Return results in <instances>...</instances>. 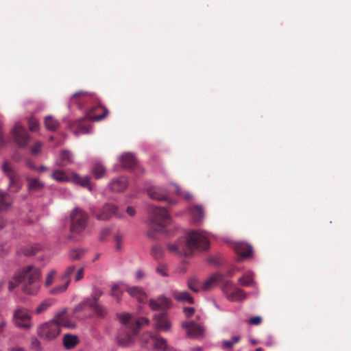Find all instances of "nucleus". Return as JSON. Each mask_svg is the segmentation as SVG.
<instances>
[{"mask_svg": "<svg viewBox=\"0 0 351 351\" xmlns=\"http://www.w3.org/2000/svg\"><path fill=\"white\" fill-rule=\"evenodd\" d=\"M211 234L203 230H190L184 237L179 238L175 243L167 245L168 251L180 257H190L195 251L208 248Z\"/></svg>", "mask_w": 351, "mask_h": 351, "instance_id": "obj_1", "label": "nucleus"}, {"mask_svg": "<svg viewBox=\"0 0 351 351\" xmlns=\"http://www.w3.org/2000/svg\"><path fill=\"white\" fill-rule=\"evenodd\" d=\"M41 270L32 265H27L19 269L8 282V289L12 291L19 284H23V291L29 295L36 293L40 289Z\"/></svg>", "mask_w": 351, "mask_h": 351, "instance_id": "obj_2", "label": "nucleus"}, {"mask_svg": "<svg viewBox=\"0 0 351 351\" xmlns=\"http://www.w3.org/2000/svg\"><path fill=\"white\" fill-rule=\"evenodd\" d=\"M51 178L58 182H72L75 184L87 187L90 191H93L89 176L81 177L77 173L69 169L67 171L56 169L51 175Z\"/></svg>", "mask_w": 351, "mask_h": 351, "instance_id": "obj_3", "label": "nucleus"}, {"mask_svg": "<svg viewBox=\"0 0 351 351\" xmlns=\"http://www.w3.org/2000/svg\"><path fill=\"white\" fill-rule=\"evenodd\" d=\"M152 217L149 226L155 230L160 231L171 222V217L165 208L152 206L151 208Z\"/></svg>", "mask_w": 351, "mask_h": 351, "instance_id": "obj_4", "label": "nucleus"}, {"mask_svg": "<svg viewBox=\"0 0 351 351\" xmlns=\"http://www.w3.org/2000/svg\"><path fill=\"white\" fill-rule=\"evenodd\" d=\"M71 230L74 233L82 232L86 227L88 215L82 208L76 207L71 213Z\"/></svg>", "mask_w": 351, "mask_h": 351, "instance_id": "obj_5", "label": "nucleus"}, {"mask_svg": "<svg viewBox=\"0 0 351 351\" xmlns=\"http://www.w3.org/2000/svg\"><path fill=\"white\" fill-rule=\"evenodd\" d=\"M60 332V326L54 317L51 320L41 324L38 328V336L44 340L51 341L56 339Z\"/></svg>", "mask_w": 351, "mask_h": 351, "instance_id": "obj_6", "label": "nucleus"}, {"mask_svg": "<svg viewBox=\"0 0 351 351\" xmlns=\"http://www.w3.org/2000/svg\"><path fill=\"white\" fill-rule=\"evenodd\" d=\"M10 132L14 143L18 147L24 148L28 145L30 136L25 128L20 123H16Z\"/></svg>", "mask_w": 351, "mask_h": 351, "instance_id": "obj_7", "label": "nucleus"}, {"mask_svg": "<svg viewBox=\"0 0 351 351\" xmlns=\"http://www.w3.org/2000/svg\"><path fill=\"white\" fill-rule=\"evenodd\" d=\"M31 315L25 308H19L13 313V322L19 328L29 329L32 326Z\"/></svg>", "mask_w": 351, "mask_h": 351, "instance_id": "obj_8", "label": "nucleus"}, {"mask_svg": "<svg viewBox=\"0 0 351 351\" xmlns=\"http://www.w3.org/2000/svg\"><path fill=\"white\" fill-rule=\"evenodd\" d=\"M137 330L134 328H120L117 335V342L121 347H129L134 342Z\"/></svg>", "mask_w": 351, "mask_h": 351, "instance_id": "obj_9", "label": "nucleus"}, {"mask_svg": "<svg viewBox=\"0 0 351 351\" xmlns=\"http://www.w3.org/2000/svg\"><path fill=\"white\" fill-rule=\"evenodd\" d=\"M92 215L98 220L101 221H106L113 215L118 218L122 217V215L119 213L118 208L112 204H105L98 213L93 210Z\"/></svg>", "mask_w": 351, "mask_h": 351, "instance_id": "obj_10", "label": "nucleus"}, {"mask_svg": "<svg viewBox=\"0 0 351 351\" xmlns=\"http://www.w3.org/2000/svg\"><path fill=\"white\" fill-rule=\"evenodd\" d=\"M223 292L227 299L231 302H238L244 300L246 294L239 288L232 283H227L223 288Z\"/></svg>", "mask_w": 351, "mask_h": 351, "instance_id": "obj_11", "label": "nucleus"}, {"mask_svg": "<svg viewBox=\"0 0 351 351\" xmlns=\"http://www.w3.org/2000/svg\"><path fill=\"white\" fill-rule=\"evenodd\" d=\"M171 300L163 294L149 300V306L154 311L167 310L171 308Z\"/></svg>", "mask_w": 351, "mask_h": 351, "instance_id": "obj_12", "label": "nucleus"}, {"mask_svg": "<svg viewBox=\"0 0 351 351\" xmlns=\"http://www.w3.org/2000/svg\"><path fill=\"white\" fill-rule=\"evenodd\" d=\"M93 94L84 91L75 93L70 99L68 107L70 108L73 105H77L80 109H82L90 99H93Z\"/></svg>", "mask_w": 351, "mask_h": 351, "instance_id": "obj_13", "label": "nucleus"}, {"mask_svg": "<svg viewBox=\"0 0 351 351\" xmlns=\"http://www.w3.org/2000/svg\"><path fill=\"white\" fill-rule=\"evenodd\" d=\"M148 195L152 199L158 201L165 200L169 204H175V202L168 198V191L166 189L160 186H152L147 190Z\"/></svg>", "mask_w": 351, "mask_h": 351, "instance_id": "obj_14", "label": "nucleus"}, {"mask_svg": "<svg viewBox=\"0 0 351 351\" xmlns=\"http://www.w3.org/2000/svg\"><path fill=\"white\" fill-rule=\"evenodd\" d=\"M154 326L157 330L169 332L171 330V323L167 313H162L154 316Z\"/></svg>", "mask_w": 351, "mask_h": 351, "instance_id": "obj_15", "label": "nucleus"}, {"mask_svg": "<svg viewBox=\"0 0 351 351\" xmlns=\"http://www.w3.org/2000/svg\"><path fill=\"white\" fill-rule=\"evenodd\" d=\"M182 326L186 329L187 336L191 338H199L204 335V328L202 326L194 322H184Z\"/></svg>", "mask_w": 351, "mask_h": 351, "instance_id": "obj_16", "label": "nucleus"}, {"mask_svg": "<svg viewBox=\"0 0 351 351\" xmlns=\"http://www.w3.org/2000/svg\"><path fill=\"white\" fill-rule=\"evenodd\" d=\"M128 186V179L124 176H120L112 179L108 183V187L112 192H122Z\"/></svg>", "mask_w": 351, "mask_h": 351, "instance_id": "obj_17", "label": "nucleus"}, {"mask_svg": "<svg viewBox=\"0 0 351 351\" xmlns=\"http://www.w3.org/2000/svg\"><path fill=\"white\" fill-rule=\"evenodd\" d=\"M74 162V156L69 150L64 149L60 152L56 160V165L59 167H65Z\"/></svg>", "mask_w": 351, "mask_h": 351, "instance_id": "obj_18", "label": "nucleus"}, {"mask_svg": "<svg viewBox=\"0 0 351 351\" xmlns=\"http://www.w3.org/2000/svg\"><path fill=\"white\" fill-rule=\"evenodd\" d=\"M119 160L122 167L125 169H131L137 165V160L134 154L126 152L119 157Z\"/></svg>", "mask_w": 351, "mask_h": 351, "instance_id": "obj_19", "label": "nucleus"}, {"mask_svg": "<svg viewBox=\"0 0 351 351\" xmlns=\"http://www.w3.org/2000/svg\"><path fill=\"white\" fill-rule=\"evenodd\" d=\"M83 306H88L93 308L95 312L99 316H104L106 313V308L97 303L95 301H92L90 298L85 299L81 304H79V308H82Z\"/></svg>", "mask_w": 351, "mask_h": 351, "instance_id": "obj_20", "label": "nucleus"}, {"mask_svg": "<svg viewBox=\"0 0 351 351\" xmlns=\"http://www.w3.org/2000/svg\"><path fill=\"white\" fill-rule=\"evenodd\" d=\"M234 247L235 252L243 258L249 257L252 254V247L247 243L243 242L235 243Z\"/></svg>", "mask_w": 351, "mask_h": 351, "instance_id": "obj_21", "label": "nucleus"}, {"mask_svg": "<svg viewBox=\"0 0 351 351\" xmlns=\"http://www.w3.org/2000/svg\"><path fill=\"white\" fill-rule=\"evenodd\" d=\"M171 295L175 298L176 300L180 302L188 303V304H193L194 299L191 295V294L186 291H180L178 290H173L171 291Z\"/></svg>", "mask_w": 351, "mask_h": 351, "instance_id": "obj_22", "label": "nucleus"}, {"mask_svg": "<svg viewBox=\"0 0 351 351\" xmlns=\"http://www.w3.org/2000/svg\"><path fill=\"white\" fill-rule=\"evenodd\" d=\"M190 215L194 222H200L204 217V213L202 206L195 205L189 208Z\"/></svg>", "mask_w": 351, "mask_h": 351, "instance_id": "obj_23", "label": "nucleus"}, {"mask_svg": "<svg viewBox=\"0 0 351 351\" xmlns=\"http://www.w3.org/2000/svg\"><path fill=\"white\" fill-rule=\"evenodd\" d=\"M55 318L56 322H58L60 328L61 326H64L67 328H74L75 327V324L68 321L65 311H62L58 313L55 315Z\"/></svg>", "mask_w": 351, "mask_h": 351, "instance_id": "obj_24", "label": "nucleus"}, {"mask_svg": "<svg viewBox=\"0 0 351 351\" xmlns=\"http://www.w3.org/2000/svg\"><path fill=\"white\" fill-rule=\"evenodd\" d=\"M223 276L219 273L213 274L208 279H207L202 285V289L204 291H208L212 289L214 286L222 279Z\"/></svg>", "mask_w": 351, "mask_h": 351, "instance_id": "obj_25", "label": "nucleus"}, {"mask_svg": "<svg viewBox=\"0 0 351 351\" xmlns=\"http://www.w3.org/2000/svg\"><path fill=\"white\" fill-rule=\"evenodd\" d=\"M127 291L132 297L136 298L140 302L143 301L146 297L144 290L140 287H128Z\"/></svg>", "mask_w": 351, "mask_h": 351, "instance_id": "obj_26", "label": "nucleus"}, {"mask_svg": "<svg viewBox=\"0 0 351 351\" xmlns=\"http://www.w3.org/2000/svg\"><path fill=\"white\" fill-rule=\"evenodd\" d=\"M79 343V338L75 335L66 334L63 337L64 346L67 349L74 348Z\"/></svg>", "mask_w": 351, "mask_h": 351, "instance_id": "obj_27", "label": "nucleus"}, {"mask_svg": "<svg viewBox=\"0 0 351 351\" xmlns=\"http://www.w3.org/2000/svg\"><path fill=\"white\" fill-rule=\"evenodd\" d=\"M241 337L239 335L233 336L230 340H222L220 342V348L226 351L232 350L234 345L239 343Z\"/></svg>", "mask_w": 351, "mask_h": 351, "instance_id": "obj_28", "label": "nucleus"}, {"mask_svg": "<svg viewBox=\"0 0 351 351\" xmlns=\"http://www.w3.org/2000/svg\"><path fill=\"white\" fill-rule=\"evenodd\" d=\"M44 123L46 129L49 131H56L60 126V122L52 115L45 117Z\"/></svg>", "mask_w": 351, "mask_h": 351, "instance_id": "obj_29", "label": "nucleus"}, {"mask_svg": "<svg viewBox=\"0 0 351 351\" xmlns=\"http://www.w3.org/2000/svg\"><path fill=\"white\" fill-rule=\"evenodd\" d=\"M1 169L8 178H12L17 175L12 164L7 160H4L1 165Z\"/></svg>", "mask_w": 351, "mask_h": 351, "instance_id": "obj_30", "label": "nucleus"}, {"mask_svg": "<svg viewBox=\"0 0 351 351\" xmlns=\"http://www.w3.org/2000/svg\"><path fill=\"white\" fill-rule=\"evenodd\" d=\"M11 204L12 199L9 194L0 190V210L7 209Z\"/></svg>", "mask_w": 351, "mask_h": 351, "instance_id": "obj_31", "label": "nucleus"}, {"mask_svg": "<svg viewBox=\"0 0 351 351\" xmlns=\"http://www.w3.org/2000/svg\"><path fill=\"white\" fill-rule=\"evenodd\" d=\"M92 173L96 179H100L106 173V168L100 162H95L92 167Z\"/></svg>", "mask_w": 351, "mask_h": 351, "instance_id": "obj_32", "label": "nucleus"}, {"mask_svg": "<svg viewBox=\"0 0 351 351\" xmlns=\"http://www.w3.org/2000/svg\"><path fill=\"white\" fill-rule=\"evenodd\" d=\"M55 303V300L53 298H47L43 300L35 310L36 314H40L46 311L50 306Z\"/></svg>", "mask_w": 351, "mask_h": 351, "instance_id": "obj_33", "label": "nucleus"}, {"mask_svg": "<svg viewBox=\"0 0 351 351\" xmlns=\"http://www.w3.org/2000/svg\"><path fill=\"white\" fill-rule=\"evenodd\" d=\"M97 108V107H94V108H91L90 110V111L86 114L85 118L88 119L92 121H99L102 120L103 119H104L108 115V110H107L106 108L103 107L102 108L104 110V113H102L100 115L91 116L90 112L94 111Z\"/></svg>", "mask_w": 351, "mask_h": 351, "instance_id": "obj_34", "label": "nucleus"}, {"mask_svg": "<svg viewBox=\"0 0 351 351\" xmlns=\"http://www.w3.org/2000/svg\"><path fill=\"white\" fill-rule=\"evenodd\" d=\"M119 321L122 324L121 328L126 327L127 328H132L133 324L130 323L131 315L128 313L119 314L118 315Z\"/></svg>", "mask_w": 351, "mask_h": 351, "instance_id": "obj_35", "label": "nucleus"}, {"mask_svg": "<svg viewBox=\"0 0 351 351\" xmlns=\"http://www.w3.org/2000/svg\"><path fill=\"white\" fill-rule=\"evenodd\" d=\"M9 179V184L8 187L10 191L16 193L19 191L21 189V184L19 183V177L18 175L15 176H12V178H8Z\"/></svg>", "mask_w": 351, "mask_h": 351, "instance_id": "obj_36", "label": "nucleus"}, {"mask_svg": "<svg viewBox=\"0 0 351 351\" xmlns=\"http://www.w3.org/2000/svg\"><path fill=\"white\" fill-rule=\"evenodd\" d=\"M187 285L189 289L195 293L199 292L201 289H202V285H201L199 280L194 277L191 278L188 280Z\"/></svg>", "mask_w": 351, "mask_h": 351, "instance_id": "obj_37", "label": "nucleus"}, {"mask_svg": "<svg viewBox=\"0 0 351 351\" xmlns=\"http://www.w3.org/2000/svg\"><path fill=\"white\" fill-rule=\"evenodd\" d=\"M239 281L243 286L250 287L254 283L253 273L248 271L244 276L239 278Z\"/></svg>", "mask_w": 351, "mask_h": 351, "instance_id": "obj_38", "label": "nucleus"}, {"mask_svg": "<svg viewBox=\"0 0 351 351\" xmlns=\"http://www.w3.org/2000/svg\"><path fill=\"white\" fill-rule=\"evenodd\" d=\"M44 186V184L37 178L28 179V187L32 191H38Z\"/></svg>", "mask_w": 351, "mask_h": 351, "instance_id": "obj_39", "label": "nucleus"}, {"mask_svg": "<svg viewBox=\"0 0 351 351\" xmlns=\"http://www.w3.org/2000/svg\"><path fill=\"white\" fill-rule=\"evenodd\" d=\"M85 253V250L82 248L72 249L69 252L70 259L75 261L81 258Z\"/></svg>", "mask_w": 351, "mask_h": 351, "instance_id": "obj_40", "label": "nucleus"}, {"mask_svg": "<svg viewBox=\"0 0 351 351\" xmlns=\"http://www.w3.org/2000/svg\"><path fill=\"white\" fill-rule=\"evenodd\" d=\"M70 283V280H67L64 284L58 285L50 290V293L53 295H59L64 292Z\"/></svg>", "mask_w": 351, "mask_h": 351, "instance_id": "obj_41", "label": "nucleus"}, {"mask_svg": "<svg viewBox=\"0 0 351 351\" xmlns=\"http://www.w3.org/2000/svg\"><path fill=\"white\" fill-rule=\"evenodd\" d=\"M153 346L159 350L165 351L167 348V342L164 338H156L154 340Z\"/></svg>", "mask_w": 351, "mask_h": 351, "instance_id": "obj_42", "label": "nucleus"}, {"mask_svg": "<svg viewBox=\"0 0 351 351\" xmlns=\"http://www.w3.org/2000/svg\"><path fill=\"white\" fill-rule=\"evenodd\" d=\"M176 188V193L178 195L182 196L185 199L190 200L192 199L193 196L189 192L182 193L180 187L176 184H173Z\"/></svg>", "mask_w": 351, "mask_h": 351, "instance_id": "obj_43", "label": "nucleus"}, {"mask_svg": "<svg viewBox=\"0 0 351 351\" xmlns=\"http://www.w3.org/2000/svg\"><path fill=\"white\" fill-rule=\"evenodd\" d=\"M152 254L156 259H159L162 256V248L159 245H154L152 247Z\"/></svg>", "mask_w": 351, "mask_h": 351, "instance_id": "obj_44", "label": "nucleus"}, {"mask_svg": "<svg viewBox=\"0 0 351 351\" xmlns=\"http://www.w3.org/2000/svg\"><path fill=\"white\" fill-rule=\"evenodd\" d=\"M123 236L119 233L117 232L114 235V241H115V249L117 251H119L122 248V241H123Z\"/></svg>", "mask_w": 351, "mask_h": 351, "instance_id": "obj_45", "label": "nucleus"}, {"mask_svg": "<svg viewBox=\"0 0 351 351\" xmlns=\"http://www.w3.org/2000/svg\"><path fill=\"white\" fill-rule=\"evenodd\" d=\"M75 271V267L74 265L69 266L66 269L64 273L62 274V279L66 280V281L67 280H70V276L74 273Z\"/></svg>", "mask_w": 351, "mask_h": 351, "instance_id": "obj_46", "label": "nucleus"}, {"mask_svg": "<svg viewBox=\"0 0 351 351\" xmlns=\"http://www.w3.org/2000/svg\"><path fill=\"white\" fill-rule=\"evenodd\" d=\"M56 274V271L55 269H51L49 271L45 282V285L46 287H49L53 283V278Z\"/></svg>", "mask_w": 351, "mask_h": 351, "instance_id": "obj_47", "label": "nucleus"}, {"mask_svg": "<svg viewBox=\"0 0 351 351\" xmlns=\"http://www.w3.org/2000/svg\"><path fill=\"white\" fill-rule=\"evenodd\" d=\"M149 323V320L146 317H142L138 320H136L132 328L138 331L139 328L143 325H148Z\"/></svg>", "mask_w": 351, "mask_h": 351, "instance_id": "obj_48", "label": "nucleus"}, {"mask_svg": "<svg viewBox=\"0 0 351 351\" xmlns=\"http://www.w3.org/2000/svg\"><path fill=\"white\" fill-rule=\"evenodd\" d=\"M92 129L90 126H81L80 128L74 132L75 135L79 136L80 134H85L91 133Z\"/></svg>", "mask_w": 351, "mask_h": 351, "instance_id": "obj_49", "label": "nucleus"}, {"mask_svg": "<svg viewBox=\"0 0 351 351\" xmlns=\"http://www.w3.org/2000/svg\"><path fill=\"white\" fill-rule=\"evenodd\" d=\"M38 250L37 247L30 246V247H25L23 249H22V253L25 256H32L34 255L36 251Z\"/></svg>", "mask_w": 351, "mask_h": 351, "instance_id": "obj_50", "label": "nucleus"}, {"mask_svg": "<svg viewBox=\"0 0 351 351\" xmlns=\"http://www.w3.org/2000/svg\"><path fill=\"white\" fill-rule=\"evenodd\" d=\"M156 271L161 276H168L167 267L165 265L160 264L156 268Z\"/></svg>", "mask_w": 351, "mask_h": 351, "instance_id": "obj_51", "label": "nucleus"}, {"mask_svg": "<svg viewBox=\"0 0 351 351\" xmlns=\"http://www.w3.org/2000/svg\"><path fill=\"white\" fill-rule=\"evenodd\" d=\"M28 123H29V129L32 131H36L38 130L39 123L36 119L32 117L29 119Z\"/></svg>", "mask_w": 351, "mask_h": 351, "instance_id": "obj_52", "label": "nucleus"}, {"mask_svg": "<svg viewBox=\"0 0 351 351\" xmlns=\"http://www.w3.org/2000/svg\"><path fill=\"white\" fill-rule=\"evenodd\" d=\"M43 144L40 142L36 143L32 148V153L33 154H38L42 149Z\"/></svg>", "mask_w": 351, "mask_h": 351, "instance_id": "obj_53", "label": "nucleus"}, {"mask_svg": "<svg viewBox=\"0 0 351 351\" xmlns=\"http://www.w3.org/2000/svg\"><path fill=\"white\" fill-rule=\"evenodd\" d=\"M7 326V321L5 318L0 314V335L3 333Z\"/></svg>", "mask_w": 351, "mask_h": 351, "instance_id": "obj_54", "label": "nucleus"}, {"mask_svg": "<svg viewBox=\"0 0 351 351\" xmlns=\"http://www.w3.org/2000/svg\"><path fill=\"white\" fill-rule=\"evenodd\" d=\"M111 232V229L110 228H105L102 229L100 234V240L103 241L105 239V237L110 234Z\"/></svg>", "mask_w": 351, "mask_h": 351, "instance_id": "obj_55", "label": "nucleus"}, {"mask_svg": "<svg viewBox=\"0 0 351 351\" xmlns=\"http://www.w3.org/2000/svg\"><path fill=\"white\" fill-rule=\"evenodd\" d=\"M183 312L186 317H191L193 315L195 308L193 307H184L183 308Z\"/></svg>", "mask_w": 351, "mask_h": 351, "instance_id": "obj_56", "label": "nucleus"}, {"mask_svg": "<svg viewBox=\"0 0 351 351\" xmlns=\"http://www.w3.org/2000/svg\"><path fill=\"white\" fill-rule=\"evenodd\" d=\"M261 319L260 316H255L249 320V324L251 325H258L261 322Z\"/></svg>", "mask_w": 351, "mask_h": 351, "instance_id": "obj_57", "label": "nucleus"}, {"mask_svg": "<svg viewBox=\"0 0 351 351\" xmlns=\"http://www.w3.org/2000/svg\"><path fill=\"white\" fill-rule=\"evenodd\" d=\"M83 272L84 269L81 267L80 269H77V273L75 276V280L76 282L80 281L83 278Z\"/></svg>", "mask_w": 351, "mask_h": 351, "instance_id": "obj_58", "label": "nucleus"}, {"mask_svg": "<svg viewBox=\"0 0 351 351\" xmlns=\"http://www.w3.org/2000/svg\"><path fill=\"white\" fill-rule=\"evenodd\" d=\"M102 294V292L97 289H95L93 293L92 298H90L92 301L97 302V298Z\"/></svg>", "mask_w": 351, "mask_h": 351, "instance_id": "obj_59", "label": "nucleus"}, {"mask_svg": "<svg viewBox=\"0 0 351 351\" xmlns=\"http://www.w3.org/2000/svg\"><path fill=\"white\" fill-rule=\"evenodd\" d=\"M145 277V273L141 270L138 269L135 274V278L137 280H141Z\"/></svg>", "mask_w": 351, "mask_h": 351, "instance_id": "obj_60", "label": "nucleus"}, {"mask_svg": "<svg viewBox=\"0 0 351 351\" xmlns=\"http://www.w3.org/2000/svg\"><path fill=\"white\" fill-rule=\"evenodd\" d=\"M127 213L130 216H134L136 213L135 209L132 206H128L127 208Z\"/></svg>", "mask_w": 351, "mask_h": 351, "instance_id": "obj_61", "label": "nucleus"}, {"mask_svg": "<svg viewBox=\"0 0 351 351\" xmlns=\"http://www.w3.org/2000/svg\"><path fill=\"white\" fill-rule=\"evenodd\" d=\"M9 351H25V350L20 346H13L9 348Z\"/></svg>", "mask_w": 351, "mask_h": 351, "instance_id": "obj_62", "label": "nucleus"}, {"mask_svg": "<svg viewBox=\"0 0 351 351\" xmlns=\"http://www.w3.org/2000/svg\"><path fill=\"white\" fill-rule=\"evenodd\" d=\"M46 108V104L43 102V103H40L38 106V108H37V111H41L43 110H44L45 108Z\"/></svg>", "mask_w": 351, "mask_h": 351, "instance_id": "obj_63", "label": "nucleus"}, {"mask_svg": "<svg viewBox=\"0 0 351 351\" xmlns=\"http://www.w3.org/2000/svg\"><path fill=\"white\" fill-rule=\"evenodd\" d=\"M266 346H271L273 345V340H272V338L271 337H268V341L266 342Z\"/></svg>", "mask_w": 351, "mask_h": 351, "instance_id": "obj_64", "label": "nucleus"}]
</instances>
